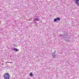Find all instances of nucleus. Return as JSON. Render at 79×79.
<instances>
[{"label":"nucleus","instance_id":"obj_1","mask_svg":"<svg viewBox=\"0 0 79 79\" xmlns=\"http://www.w3.org/2000/svg\"><path fill=\"white\" fill-rule=\"evenodd\" d=\"M4 79H10V75L8 73H5L3 75Z\"/></svg>","mask_w":79,"mask_h":79},{"label":"nucleus","instance_id":"obj_2","mask_svg":"<svg viewBox=\"0 0 79 79\" xmlns=\"http://www.w3.org/2000/svg\"><path fill=\"white\" fill-rule=\"evenodd\" d=\"M55 54H56V53L55 52H53L52 53V57H53V58H56V55H55Z\"/></svg>","mask_w":79,"mask_h":79},{"label":"nucleus","instance_id":"obj_3","mask_svg":"<svg viewBox=\"0 0 79 79\" xmlns=\"http://www.w3.org/2000/svg\"><path fill=\"white\" fill-rule=\"evenodd\" d=\"M39 20H40V18L39 17H38L34 20V21H39Z\"/></svg>","mask_w":79,"mask_h":79},{"label":"nucleus","instance_id":"obj_4","mask_svg":"<svg viewBox=\"0 0 79 79\" xmlns=\"http://www.w3.org/2000/svg\"><path fill=\"white\" fill-rule=\"evenodd\" d=\"M59 36L60 37H61V38H63V39L66 38V37H64V36L63 35H60Z\"/></svg>","mask_w":79,"mask_h":79},{"label":"nucleus","instance_id":"obj_5","mask_svg":"<svg viewBox=\"0 0 79 79\" xmlns=\"http://www.w3.org/2000/svg\"><path fill=\"white\" fill-rule=\"evenodd\" d=\"M13 50H15V52H18L19 51L18 50V49L16 48H14L13 49Z\"/></svg>","mask_w":79,"mask_h":79},{"label":"nucleus","instance_id":"obj_6","mask_svg":"<svg viewBox=\"0 0 79 79\" xmlns=\"http://www.w3.org/2000/svg\"><path fill=\"white\" fill-rule=\"evenodd\" d=\"M64 34L65 36H68V34L67 33H64Z\"/></svg>","mask_w":79,"mask_h":79},{"label":"nucleus","instance_id":"obj_7","mask_svg":"<svg viewBox=\"0 0 79 79\" xmlns=\"http://www.w3.org/2000/svg\"><path fill=\"white\" fill-rule=\"evenodd\" d=\"M29 75L31 77H33V74H32V73H30Z\"/></svg>","mask_w":79,"mask_h":79},{"label":"nucleus","instance_id":"obj_8","mask_svg":"<svg viewBox=\"0 0 79 79\" xmlns=\"http://www.w3.org/2000/svg\"><path fill=\"white\" fill-rule=\"evenodd\" d=\"M57 20L58 21H60V18L59 17H58L57 18Z\"/></svg>","mask_w":79,"mask_h":79},{"label":"nucleus","instance_id":"obj_9","mask_svg":"<svg viewBox=\"0 0 79 79\" xmlns=\"http://www.w3.org/2000/svg\"><path fill=\"white\" fill-rule=\"evenodd\" d=\"M54 21L55 22H56V21H57V19H55L54 20Z\"/></svg>","mask_w":79,"mask_h":79},{"label":"nucleus","instance_id":"obj_10","mask_svg":"<svg viewBox=\"0 0 79 79\" xmlns=\"http://www.w3.org/2000/svg\"><path fill=\"white\" fill-rule=\"evenodd\" d=\"M8 63H12V62H8Z\"/></svg>","mask_w":79,"mask_h":79},{"label":"nucleus","instance_id":"obj_11","mask_svg":"<svg viewBox=\"0 0 79 79\" xmlns=\"http://www.w3.org/2000/svg\"><path fill=\"white\" fill-rule=\"evenodd\" d=\"M69 41V42H70V41H69V40H67V41Z\"/></svg>","mask_w":79,"mask_h":79},{"label":"nucleus","instance_id":"obj_12","mask_svg":"<svg viewBox=\"0 0 79 79\" xmlns=\"http://www.w3.org/2000/svg\"><path fill=\"white\" fill-rule=\"evenodd\" d=\"M10 58H11V56H10Z\"/></svg>","mask_w":79,"mask_h":79}]
</instances>
